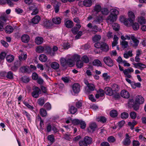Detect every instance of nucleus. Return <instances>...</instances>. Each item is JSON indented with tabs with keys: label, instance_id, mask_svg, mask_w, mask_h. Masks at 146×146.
<instances>
[{
	"label": "nucleus",
	"instance_id": "obj_1",
	"mask_svg": "<svg viewBox=\"0 0 146 146\" xmlns=\"http://www.w3.org/2000/svg\"><path fill=\"white\" fill-rule=\"evenodd\" d=\"M118 14L119 11L117 10L113 9L111 13L107 18L108 22L113 23L117 19V15Z\"/></svg>",
	"mask_w": 146,
	"mask_h": 146
},
{
	"label": "nucleus",
	"instance_id": "obj_2",
	"mask_svg": "<svg viewBox=\"0 0 146 146\" xmlns=\"http://www.w3.org/2000/svg\"><path fill=\"white\" fill-rule=\"evenodd\" d=\"M103 61L104 63L109 67H112L113 65V60L109 56L104 57L103 59Z\"/></svg>",
	"mask_w": 146,
	"mask_h": 146
},
{
	"label": "nucleus",
	"instance_id": "obj_3",
	"mask_svg": "<svg viewBox=\"0 0 146 146\" xmlns=\"http://www.w3.org/2000/svg\"><path fill=\"white\" fill-rule=\"evenodd\" d=\"M40 89L38 87H36L35 88L34 91L32 92V96L34 98H37L38 97L39 95L40 94Z\"/></svg>",
	"mask_w": 146,
	"mask_h": 146
},
{
	"label": "nucleus",
	"instance_id": "obj_4",
	"mask_svg": "<svg viewBox=\"0 0 146 146\" xmlns=\"http://www.w3.org/2000/svg\"><path fill=\"white\" fill-rule=\"evenodd\" d=\"M42 25L46 28H48L51 27L53 25L51 21L47 19H44L42 23Z\"/></svg>",
	"mask_w": 146,
	"mask_h": 146
},
{
	"label": "nucleus",
	"instance_id": "obj_5",
	"mask_svg": "<svg viewBox=\"0 0 146 146\" xmlns=\"http://www.w3.org/2000/svg\"><path fill=\"white\" fill-rule=\"evenodd\" d=\"M21 62L20 61H16L14 63L13 65L11 67V69L14 71H16L18 68L20 66Z\"/></svg>",
	"mask_w": 146,
	"mask_h": 146
},
{
	"label": "nucleus",
	"instance_id": "obj_6",
	"mask_svg": "<svg viewBox=\"0 0 146 146\" xmlns=\"http://www.w3.org/2000/svg\"><path fill=\"white\" fill-rule=\"evenodd\" d=\"M128 22L133 23L135 19V16L134 13L132 11H129L128 13Z\"/></svg>",
	"mask_w": 146,
	"mask_h": 146
},
{
	"label": "nucleus",
	"instance_id": "obj_7",
	"mask_svg": "<svg viewBox=\"0 0 146 146\" xmlns=\"http://www.w3.org/2000/svg\"><path fill=\"white\" fill-rule=\"evenodd\" d=\"M97 126L95 123H92L87 129V131L89 133H92L96 130Z\"/></svg>",
	"mask_w": 146,
	"mask_h": 146
},
{
	"label": "nucleus",
	"instance_id": "obj_8",
	"mask_svg": "<svg viewBox=\"0 0 146 146\" xmlns=\"http://www.w3.org/2000/svg\"><path fill=\"white\" fill-rule=\"evenodd\" d=\"M101 48V50L103 52H107L109 50V45L106 43L102 42V45Z\"/></svg>",
	"mask_w": 146,
	"mask_h": 146
},
{
	"label": "nucleus",
	"instance_id": "obj_9",
	"mask_svg": "<svg viewBox=\"0 0 146 146\" xmlns=\"http://www.w3.org/2000/svg\"><path fill=\"white\" fill-rule=\"evenodd\" d=\"M80 86L78 83L74 84L72 86V89L76 94L78 93L80 91Z\"/></svg>",
	"mask_w": 146,
	"mask_h": 146
},
{
	"label": "nucleus",
	"instance_id": "obj_10",
	"mask_svg": "<svg viewBox=\"0 0 146 146\" xmlns=\"http://www.w3.org/2000/svg\"><path fill=\"white\" fill-rule=\"evenodd\" d=\"M44 51L47 54H50L51 56H54L55 53L52 52V48L48 46H44Z\"/></svg>",
	"mask_w": 146,
	"mask_h": 146
},
{
	"label": "nucleus",
	"instance_id": "obj_11",
	"mask_svg": "<svg viewBox=\"0 0 146 146\" xmlns=\"http://www.w3.org/2000/svg\"><path fill=\"white\" fill-rule=\"evenodd\" d=\"M131 38L133 41L134 43L133 44L132 43H131L130 44L131 45H132V46L136 47L137 46L139 42V40L137 39L134 36H132L131 37Z\"/></svg>",
	"mask_w": 146,
	"mask_h": 146
},
{
	"label": "nucleus",
	"instance_id": "obj_12",
	"mask_svg": "<svg viewBox=\"0 0 146 146\" xmlns=\"http://www.w3.org/2000/svg\"><path fill=\"white\" fill-rule=\"evenodd\" d=\"M120 94L121 97L125 98H129L130 96L128 92L125 90H123L121 91Z\"/></svg>",
	"mask_w": 146,
	"mask_h": 146
},
{
	"label": "nucleus",
	"instance_id": "obj_13",
	"mask_svg": "<svg viewBox=\"0 0 146 146\" xmlns=\"http://www.w3.org/2000/svg\"><path fill=\"white\" fill-rule=\"evenodd\" d=\"M106 94L109 96H112L114 94L112 88L109 87H106L104 89Z\"/></svg>",
	"mask_w": 146,
	"mask_h": 146
},
{
	"label": "nucleus",
	"instance_id": "obj_14",
	"mask_svg": "<svg viewBox=\"0 0 146 146\" xmlns=\"http://www.w3.org/2000/svg\"><path fill=\"white\" fill-rule=\"evenodd\" d=\"M88 88V89L86 92V93L87 94H89L91 92L93 91L95 88L94 85L92 84H88L87 86Z\"/></svg>",
	"mask_w": 146,
	"mask_h": 146
},
{
	"label": "nucleus",
	"instance_id": "obj_15",
	"mask_svg": "<svg viewBox=\"0 0 146 146\" xmlns=\"http://www.w3.org/2000/svg\"><path fill=\"white\" fill-rule=\"evenodd\" d=\"M144 101V98L141 96H137L136 97L135 102L139 104L143 103Z\"/></svg>",
	"mask_w": 146,
	"mask_h": 146
},
{
	"label": "nucleus",
	"instance_id": "obj_16",
	"mask_svg": "<svg viewBox=\"0 0 146 146\" xmlns=\"http://www.w3.org/2000/svg\"><path fill=\"white\" fill-rule=\"evenodd\" d=\"M21 40L22 42H23L25 43H27L30 40L29 36L27 35H23L21 37Z\"/></svg>",
	"mask_w": 146,
	"mask_h": 146
},
{
	"label": "nucleus",
	"instance_id": "obj_17",
	"mask_svg": "<svg viewBox=\"0 0 146 146\" xmlns=\"http://www.w3.org/2000/svg\"><path fill=\"white\" fill-rule=\"evenodd\" d=\"M4 30L6 33L10 34L13 32L14 29L11 26L7 25L5 28Z\"/></svg>",
	"mask_w": 146,
	"mask_h": 146
},
{
	"label": "nucleus",
	"instance_id": "obj_18",
	"mask_svg": "<svg viewBox=\"0 0 146 146\" xmlns=\"http://www.w3.org/2000/svg\"><path fill=\"white\" fill-rule=\"evenodd\" d=\"M77 27H74L71 29V31L73 33L74 35L77 34L79 29L81 28V26L80 24L76 25Z\"/></svg>",
	"mask_w": 146,
	"mask_h": 146
},
{
	"label": "nucleus",
	"instance_id": "obj_19",
	"mask_svg": "<svg viewBox=\"0 0 146 146\" xmlns=\"http://www.w3.org/2000/svg\"><path fill=\"white\" fill-rule=\"evenodd\" d=\"M40 20V17L38 15H36L32 19V22L34 24H38Z\"/></svg>",
	"mask_w": 146,
	"mask_h": 146
},
{
	"label": "nucleus",
	"instance_id": "obj_20",
	"mask_svg": "<svg viewBox=\"0 0 146 146\" xmlns=\"http://www.w3.org/2000/svg\"><path fill=\"white\" fill-rule=\"evenodd\" d=\"M83 5L87 7H90L92 5V0H84L83 1Z\"/></svg>",
	"mask_w": 146,
	"mask_h": 146
},
{
	"label": "nucleus",
	"instance_id": "obj_21",
	"mask_svg": "<svg viewBox=\"0 0 146 146\" xmlns=\"http://www.w3.org/2000/svg\"><path fill=\"white\" fill-rule=\"evenodd\" d=\"M131 143V141L129 138L125 137L122 141L123 145L125 146L129 145Z\"/></svg>",
	"mask_w": 146,
	"mask_h": 146
},
{
	"label": "nucleus",
	"instance_id": "obj_22",
	"mask_svg": "<svg viewBox=\"0 0 146 146\" xmlns=\"http://www.w3.org/2000/svg\"><path fill=\"white\" fill-rule=\"evenodd\" d=\"M84 140L88 144L90 145L92 142V139L90 137L88 136H85L84 139Z\"/></svg>",
	"mask_w": 146,
	"mask_h": 146
},
{
	"label": "nucleus",
	"instance_id": "obj_23",
	"mask_svg": "<svg viewBox=\"0 0 146 146\" xmlns=\"http://www.w3.org/2000/svg\"><path fill=\"white\" fill-rule=\"evenodd\" d=\"M112 89L113 92H118L119 90V86L116 84H112L111 85Z\"/></svg>",
	"mask_w": 146,
	"mask_h": 146
},
{
	"label": "nucleus",
	"instance_id": "obj_24",
	"mask_svg": "<svg viewBox=\"0 0 146 146\" xmlns=\"http://www.w3.org/2000/svg\"><path fill=\"white\" fill-rule=\"evenodd\" d=\"M53 22L56 24H59L61 22V19L59 17H56L52 19Z\"/></svg>",
	"mask_w": 146,
	"mask_h": 146
},
{
	"label": "nucleus",
	"instance_id": "obj_25",
	"mask_svg": "<svg viewBox=\"0 0 146 146\" xmlns=\"http://www.w3.org/2000/svg\"><path fill=\"white\" fill-rule=\"evenodd\" d=\"M43 39L41 37H37L35 39V42L38 45L42 44L43 42Z\"/></svg>",
	"mask_w": 146,
	"mask_h": 146
},
{
	"label": "nucleus",
	"instance_id": "obj_26",
	"mask_svg": "<svg viewBox=\"0 0 146 146\" xmlns=\"http://www.w3.org/2000/svg\"><path fill=\"white\" fill-rule=\"evenodd\" d=\"M29 67H27V66H23L20 68V70L22 73H26L29 72Z\"/></svg>",
	"mask_w": 146,
	"mask_h": 146
},
{
	"label": "nucleus",
	"instance_id": "obj_27",
	"mask_svg": "<svg viewBox=\"0 0 146 146\" xmlns=\"http://www.w3.org/2000/svg\"><path fill=\"white\" fill-rule=\"evenodd\" d=\"M65 25L66 27L68 28H71L74 26L73 22L70 20H68L66 21Z\"/></svg>",
	"mask_w": 146,
	"mask_h": 146
},
{
	"label": "nucleus",
	"instance_id": "obj_28",
	"mask_svg": "<svg viewBox=\"0 0 146 146\" xmlns=\"http://www.w3.org/2000/svg\"><path fill=\"white\" fill-rule=\"evenodd\" d=\"M70 44L66 41H64L62 43V46L64 49H67L70 47Z\"/></svg>",
	"mask_w": 146,
	"mask_h": 146
},
{
	"label": "nucleus",
	"instance_id": "obj_29",
	"mask_svg": "<svg viewBox=\"0 0 146 146\" xmlns=\"http://www.w3.org/2000/svg\"><path fill=\"white\" fill-rule=\"evenodd\" d=\"M119 20L121 22L123 23L125 25H128L129 23L128 19L127 18H125L124 16H121Z\"/></svg>",
	"mask_w": 146,
	"mask_h": 146
},
{
	"label": "nucleus",
	"instance_id": "obj_30",
	"mask_svg": "<svg viewBox=\"0 0 146 146\" xmlns=\"http://www.w3.org/2000/svg\"><path fill=\"white\" fill-rule=\"evenodd\" d=\"M93 65L97 66H102V64L101 61L98 59L94 60L92 62Z\"/></svg>",
	"mask_w": 146,
	"mask_h": 146
},
{
	"label": "nucleus",
	"instance_id": "obj_31",
	"mask_svg": "<svg viewBox=\"0 0 146 146\" xmlns=\"http://www.w3.org/2000/svg\"><path fill=\"white\" fill-rule=\"evenodd\" d=\"M101 38V36L100 35H96L92 38V40L94 42H97L99 41Z\"/></svg>",
	"mask_w": 146,
	"mask_h": 146
},
{
	"label": "nucleus",
	"instance_id": "obj_32",
	"mask_svg": "<svg viewBox=\"0 0 146 146\" xmlns=\"http://www.w3.org/2000/svg\"><path fill=\"white\" fill-rule=\"evenodd\" d=\"M44 46H39L36 48V51L38 53H42L44 51Z\"/></svg>",
	"mask_w": 146,
	"mask_h": 146
},
{
	"label": "nucleus",
	"instance_id": "obj_33",
	"mask_svg": "<svg viewBox=\"0 0 146 146\" xmlns=\"http://www.w3.org/2000/svg\"><path fill=\"white\" fill-rule=\"evenodd\" d=\"M39 60L42 62H45L47 60V56L44 54H41L40 55L39 57Z\"/></svg>",
	"mask_w": 146,
	"mask_h": 146
},
{
	"label": "nucleus",
	"instance_id": "obj_34",
	"mask_svg": "<svg viewBox=\"0 0 146 146\" xmlns=\"http://www.w3.org/2000/svg\"><path fill=\"white\" fill-rule=\"evenodd\" d=\"M55 12L57 13L58 12L59 10V4L57 1H55L54 5Z\"/></svg>",
	"mask_w": 146,
	"mask_h": 146
},
{
	"label": "nucleus",
	"instance_id": "obj_35",
	"mask_svg": "<svg viewBox=\"0 0 146 146\" xmlns=\"http://www.w3.org/2000/svg\"><path fill=\"white\" fill-rule=\"evenodd\" d=\"M133 29L135 31L137 30L139 28V25L138 23L133 22V23H130Z\"/></svg>",
	"mask_w": 146,
	"mask_h": 146
},
{
	"label": "nucleus",
	"instance_id": "obj_36",
	"mask_svg": "<svg viewBox=\"0 0 146 146\" xmlns=\"http://www.w3.org/2000/svg\"><path fill=\"white\" fill-rule=\"evenodd\" d=\"M74 61L73 59L69 58L67 60V65H68L69 67L73 66L74 65Z\"/></svg>",
	"mask_w": 146,
	"mask_h": 146
},
{
	"label": "nucleus",
	"instance_id": "obj_37",
	"mask_svg": "<svg viewBox=\"0 0 146 146\" xmlns=\"http://www.w3.org/2000/svg\"><path fill=\"white\" fill-rule=\"evenodd\" d=\"M51 66V68L53 69H57L59 68V65L58 63L54 62L52 63Z\"/></svg>",
	"mask_w": 146,
	"mask_h": 146
},
{
	"label": "nucleus",
	"instance_id": "obj_38",
	"mask_svg": "<svg viewBox=\"0 0 146 146\" xmlns=\"http://www.w3.org/2000/svg\"><path fill=\"white\" fill-rule=\"evenodd\" d=\"M117 112L115 110H113L110 112V115L112 117H115L117 115Z\"/></svg>",
	"mask_w": 146,
	"mask_h": 146
},
{
	"label": "nucleus",
	"instance_id": "obj_39",
	"mask_svg": "<svg viewBox=\"0 0 146 146\" xmlns=\"http://www.w3.org/2000/svg\"><path fill=\"white\" fill-rule=\"evenodd\" d=\"M70 113L72 114H74L77 111V109L73 106H71L69 109Z\"/></svg>",
	"mask_w": 146,
	"mask_h": 146
},
{
	"label": "nucleus",
	"instance_id": "obj_40",
	"mask_svg": "<svg viewBox=\"0 0 146 146\" xmlns=\"http://www.w3.org/2000/svg\"><path fill=\"white\" fill-rule=\"evenodd\" d=\"M83 62L81 60L77 61L76 63V65L77 67L78 68H81L83 66Z\"/></svg>",
	"mask_w": 146,
	"mask_h": 146
},
{
	"label": "nucleus",
	"instance_id": "obj_41",
	"mask_svg": "<svg viewBox=\"0 0 146 146\" xmlns=\"http://www.w3.org/2000/svg\"><path fill=\"white\" fill-rule=\"evenodd\" d=\"M6 59L7 61L8 62H11L14 59V57L12 55H8L7 56Z\"/></svg>",
	"mask_w": 146,
	"mask_h": 146
},
{
	"label": "nucleus",
	"instance_id": "obj_42",
	"mask_svg": "<svg viewBox=\"0 0 146 146\" xmlns=\"http://www.w3.org/2000/svg\"><path fill=\"white\" fill-rule=\"evenodd\" d=\"M138 22L140 24L142 25L145 24L146 20L144 17L141 16L139 18Z\"/></svg>",
	"mask_w": 146,
	"mask_h": 146
},
{
	"label": "nucleus",
	"instance_id": "obj_43",
	"mask_svg": "<svg viewBox=\"0 0 146 146\" xmlns=\"http://www.w3.org/2000/svg\"><path fill=\"white\" fill-rule=\"evenodd\" d=\"M101 12L102 14L104 15H106L109 13V10L106 8H102L101 10Z\"/></svg>",
	"mask_w": 146,
	"mask_h": 146
},
{
	"label": "nucleus",
	"instance_id": "obj_44",
	"mask_svg": "<svg viewBox=\"0 0 146 146\" xmlns=\"http://www.w3.org/2000/svg\"><path fill=\"white\" fill-rule=\"evenodd\" d=\"M129 116V114L127 113L124 112L121 113L120 117L123 119H126Z\"/></svg>",
	"mask_w": 146,
	"mask_h": 146
},
{
	"label": "nucleus",
	"instance_id": "obj_45",
	"mask_svg": "<svg viewBox=\"0 0 146 146\" xmlns=\"http://www.w3.org/2000/svg\"><path fill=\"white\" fill-rule=\"evenodd\" d=\"M134 71L133 69L131 67H129L127 69H125L124 70L123 72L124 75H126L129 73L133 72Z\"/></svg>",
	"mask_w": 146,
	"mask_h": 146
},
{
	"label": "nucleus",
	"instance_id": "obj_46",
	"mask_svg": "<svg viewBox=\"0 0 146 146\" xmlns=\"http://www.w3.org/2000/svg\"><path fill=\"white\" fill-rule=\"evenodd\" d=\"M82 61L84 63H87L89 62V60L88 57L86 55H84L82 57Z\"/></svg>",
	"mask_w": 146,
	"mask_h": 146
},
{
	"label": "nucleus",
	"instance_id": "obj_47",
	"mask_svg": "<svg viewBox=\"0 0 146 146\" xmlns=\"http://www.w3.org/2000/svg\"><path fill=\"white\" fill-rule=\"evenodd\" d=\"M112 26L113 30L116 31H118L119 29V26L117 23H114L113 24Z\"/></svg>",
	"mask_w": 146,
	"mask_h": 146
},
{
	"label": "nucleus",
	"instance_id": "obj_48",
	"mask_svg": "<svg viewBox=\"0 0 146 146\" xmlns=\"http://www.w3.org/2000/svg\"><path fill=\"white\" fill-rule=\"evenodd\" d=\"M48 139L50 141L51 144L53 143L55 141V139L53 135H48Z\"/></svg>",
	"mask_w": 146,
	"mask_h": 146
},
{
	"label": "nucleus",
	"instance_id": "obj_49",
	"mask_svg": "<svg viewBox=\"0 0 146 146\" xmlns=\"http://www.w3.org/2000/svg\"><path fill=\"white\" fill-rule=\"evenodd\" d=\"M7 20V18L5 16H1L0 17V23H2L4 25V23L6 22Z\"/></svg>",
	"mask_w": 146,
	"mask_h": 146
},
{
	"label": "nucleus",
	"instance_id": "obj_50",
	"mask_svg": "<svg viewBox=\"0 0 146 146\" xmlns=\"http://www.w3.org/2000/svg\"><path fill=\"white\" fill-rule=\"evenodd\" d=\"M80 56L78 54H74L72 56V58L74 61H79L80 60Z\"/></svg>",
	"mask_w": 146,
	"mask_h": 146
},
{
	"label": "nucleus",
	"instance_id": "obj_51",
	"mask_svg": "<svg viewBox=\"0 0 146 146\" xmlns=\"http://www.w3.org/2000/svg\"><path fill=\"white\" fill-rule=\"evenodd\" d=\"M121 44L122 46V48L124 49L125 48L127 47L128 42H127L125 41H122L121 42Z\"/></svg>",
	"mask_w": 146,
	"mask_h": 146
},
{
	"label": "nucleus",
	"instance_id": "obj_52",
	"mask_svg": "<svg viewBox=\"0 0 146 146\" xmlns=\"http://www.w3.org/2000/svg\"><path fill=\"white\" fill-rule=\"evenodd\" d=\"M38 104L40 106H42L44 103V98H40L38 100Z\"/></svg>",
	"mask_w": 146,
	"mask_h": 146
},
{
	"label": "nucleus",
	"instance_id": "obj_53",
	"mask_svg": "<svg viewBox=\"0 0 146 146\" xmlns=\"http://www.w3.org/2000/svg\"><path fill=\"white\" fill-rule=\"evenodd\" d=\"M40 113L41 116L42 117H45L46 115V110L43 108H42L40 109Z\"/></svg>",
	"mask_w": 146,
	"mask_h": 146
},
{
	"label": "nucleus",
	"instance_id": "obj_54",
	"mask_svg": "<svg viewBox=\"0 0 146 146\" xmlns=\"http://www.w3.org/2000/svg\"><path fill=\"white\" fill-rule=\"evenodd\" d=\"M101 7L99 5H95L94 8V10L97 12H99L101 11Z\"/></svg>",
	"mask_w": 146,
	"mask_h": 146
},
{
	"label": "nucleus",
	"instance_id": "obj_55",
	"mask_svg": "<svg viewBox=\"0 0 146 146\" xmlns=\"http://www.w3.org/2000/svg\"><path fill=\"white\" fill-rule=\"evenodd\" d=\"M61 65L63 67H65L67 65V60L64 58H62L60 60Z\"/></svg>",
	"mask_w": 146,
	"mask_h": 146
},
{
	"label": "nucleus",
	"instance_id": "obj_56",
	"mask_svg": "<svg viewBox=\"0 0 146 146\" xmlns=\"http://www.w3.org/2000/svg\"><path fill=\"white\" fill-rule=\"evenodd\" d=\"M22 80L24 82L27 83L30 81L29 78L27 76H23L21 78Z\"/></svg>",
	"mask_w": 146,
	"mask_h": 146
},
{
	"label": "nucleus",
	"instance_id": "obj_57",
	"mask_svg": "<svg viewBox=\"0 0 146 146\" xmlns=\"http://www.w3.org/2000/svg\"><path fill=\"white\" fill-rule=\"evenodd\" d=\"M23 104L25 105L28 108L31 110H33L34 109V107L33 106H31L29 104V103L27 102L23 101Z\"/></svg>",
	"mask_w": 146,
	"mask_h": 146
},
{
	"label": "nucleus",
	"instance_id": "obj_58",
	"mask_svg": "<svg viewBox=\"0 0 146 146\" xmlns=\"http://www.w3.org/2000/svg\"><path fill=\"white\" fill-rule=\"evenodd\" d=\"M13 74L12 72L9 71L7 73L6 75L7 78L9 79H12L13 78Z\"/></svg>",
	"mask_w": 146,
	"mask_h": 146
},
{
	"label": "nucleus",
	"instance_id": "obj_59",
	"mask_svg": "<svg viewBox=\"0 0 146 146\" xmlns=\"http://www.w3.org/2000/svg\"><path fill=\"white\" fill-rule=\"evenodd\" d=\"M80 124V127L81 128L83 129H85L86 127V125L85 121L81 120Z\"/></svg>",
	"mask_w": 146,
	"mask_h": 146
},
{
	"label": "nucleus",
	"instance_id": "obj_60",
	"mask_svg": "<svg viewBox=\"0 0 146 146\" xmlns=\"http://www.w3.org/2000/svg\"><path fill=\"white\" fill-rule=\"evenodd\" d=\"M116 140L115 138L113 136H110L108 137V141L109 143H113Z\"/></svg>",
	"mask_w": 146,
	"mask_h": 146
},
{
	"label": "nucleus",
	"instance_id": "obj_61",
	"mask_svg": "<svg viewBox=\"0 0 146 146\" xmlns=\"http://www.w3.org/2000/svg\"><path fill=\"white\" fill-rule=\"evenodd\" d=\"M81 120H79L78 119H75L73 120L72 122L74 125H77L80 124V123Z\"/></svg>",
	"mask_w": 146,
	"mask_h": 146
},
{
	"label": "nucleus",
	"instance_id": "obj_62",
	"mask_svg": "<svg viewBox=\"0 0 146 146\" xmlns=\"http://www.w3.org/2000/svg\"><path fill=\"white\" fill-rule=\"evenodd\" d=\"M130 115L131 118L133 119H135L137 116L136 113L134 112H131L130 113Z\"/></svg>",
	"mask_w": 146,
	"mask_h": 146
},
{
	"label": "nucleus",
	"instance_id": "obj_63",
	"mask_svg": "<svg viewBox=\"0 0 146 146\" xmlns=\"http://www.w3.org/2000/svg\"><path fill=\"white\" fill-rule=\"evenodd\" d=\"M38 74L36 72H33L32 75V79L34 80H37L38 78Z\"/></svg>",
	"mask_w": 146,
	"mask_h": 146
},
{
	"label": "nucleus",
	"instance_id": "obj_64",
	"mask_svg": "<svg viewBox=\"0 0 146 146\" xmlns=\"http://www.w3.org/2000/svg\"><path fill=\"white\" fill-rule=\"evenodd\" d=\"M80 146H88V144L83 140L80 141L79 142Z\"/></svg>",
	"mask_w": 146,
	"mask_h": 146
}]
</instances>
